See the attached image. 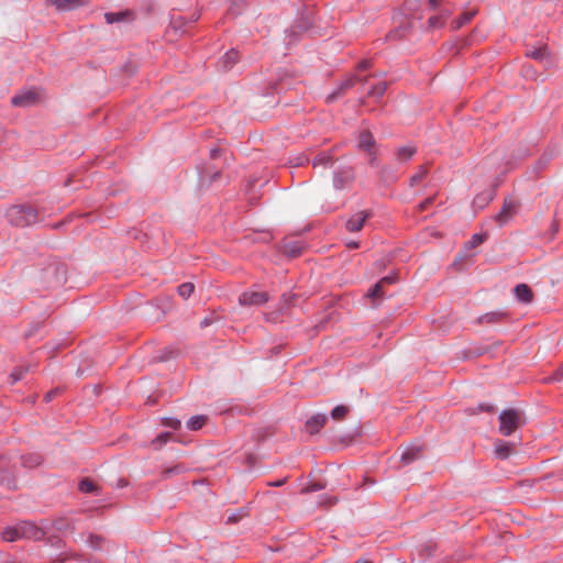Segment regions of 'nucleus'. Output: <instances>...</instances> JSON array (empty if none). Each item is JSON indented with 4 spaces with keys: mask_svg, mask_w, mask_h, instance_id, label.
I'll list each match as a JSON object with an SVG mask.
<instances>
[{
    "mask_svg": "<svg viewBox=\"0 0 563 563\" xmlns=\"http://www.w3.org/2000/svg\"><path fill=\"white\" fill-rule=\"evenodd\" d=\"M27 372V367H23V366H16L10 377H11V384H14L16 383L18 380L22 379V377L24 376V374Z\"/></svg>",
    "mask_w": 563,
    "mask_h": 563,
    "instance_id": "32",
    "label": "nucleus"
},
{
    "mask_svg": "<svg viewBox=\"0 0 563 563\" xmlns=\"http://www.w3.org/2000/svg\"><path fill=\"white\" fill-rule=\"evenodd\" d=\"M432 201H433L432 197L427 198L426 200H423L422 202L419 203V206H418L419 210L420 211L426 210Z\"/></svg>",
    "mask_w": 563,
    "mask_h": 563,
    "instance_id": "43",
    "label": "nucleus"
},
{
    "mask_svg": "<svg viewBox=\"0 0 563 563\" xmlns=\"http://www.w3.org/2000/svg\"><path fill=\"white\" fill-rule=\"evenodd\" d=\"M552 380H563V365L553 374Z\"/></svg>",
    "mask_w": 563,
    "mask_h": 563,
    "instance_id": "44",
    "label": "nucleus"
},
{
    "mask_svg": "<svg viewBox=\"0 0 563 563\" xmlns=\"http://www.w3.org/2000/svg\"><path fill=\"white\" fill-rule=\"evenodd\" d=\"M514 291L520 302L530 303L533 300V292L527 284L517 285Z\"/></svg>",
    "mask_w": 563,
    "mask_h": 563,
    "instance_id": "14",
    "label": "nucleus"
},
{
    "mask_svg": "<svg viewBox=\"0 0 563 563\" xmlns=\"http://www.w3.org/2000/svg\"><path fill=\"white\" fill-rule=\"evenodd\" d=\"M423 452V446L421 445H412L407 448L401 454V463L408 465L416 460L421 459Z\"/></svg>",
    "mask_w": 563,
    "mask_h": 563,
    "instance_id": "11",
    "label": "nucleus"
},
{
    "mask_svg": "<svg viewBox=\"0 0 563 563\" xmlns=\"http://www.w3.org/2000/svg\"><path fill=\"white\" fill-rule=\"evenodd\" d=\"M5 216L12 225L20 228L32 225L38 221L37 210L30 205L12 206L7 210Z\"/></svg>",
    "mask_w": 563,
    "mask_h": 563,
    "instance_id": "2",
    "label": "nucleus"
},
{
    "mask_svg": "<svg viewBox=\"0 0 563 563\" xmlns=\"http://www.w3.org/2000/svg\"><path fill=\"white\" fill-rule=\"evenodd\" d=\"M368 80V77H364V78H358L357 81L362 82V84H366Z\"/></svg>",
    "mask_w": 563,
    "mask_h": 563,
    "instance_id": "58",
    "label": "nucleus"
},
{
    "mask_svg": "<svg viewBox=\"0 0 563 563\" xmlns=\"http://www.w3.org/2000/svg\"><path fill=\"white\" fill-rule=\"evenodd\" d=\"M442 0H429V5L432 8V9H435L437 7H439V4L441 3Z\"/></svg>",
    "mask_w": 563,
    "mask_h": 563,
    "instance_id": "51",
    "label": "nucleus"
},
{
    "mask_svg": "<svg viewBox=\"0 0 563 563\" xmlns=\"http://www.w3.org/2000/svg\"><path fill=\"white\" fill-rule=\"evenodd\" d=\"M371 66H372L371 62L365 59V60H362V62L358 64L357 68H358L360 70H365V69L369 68Z\"/></svg>",
    "mask_w": 563,
    "mask_h": 563,
    "instance_id": "46",
    "label": "nucleus"
},
{
    "mask_svg": "<svg viewBox=\"0 0 563 563\" xmlns=\"http://www.w3.org/2000/svg\"><path fill=\"white\" fill-rule=\"evenodd\" d=\"M286 482H287V477H284V478L278 479V481L268 482V483H267V486H269V487H280V486H283Z\"/></svg>",
    "mask_w": 563,
    "mask_h": 563,
    "instance_id": "42",
    "label": "nucleus"
},
{
    "mask_svg": "<svg viewBox=\"0 0 563 563\" xmlns=\"http://www.w3.org/2000/svg\"><path fill=\"white\" fill-rule=\"evenodd\" d=\"M335 503H336V498H331V499H329V504H330V505H333V504H335Z\"/></svg>",
    "mask_w": 563,
    "mask_h": 563,
    "instance_id": "60",
    "label": "nucleus"
},
{
    "mask_svg": "<svg viewBox=\"0 0 563 563\" xmlns=\"http://www.w3.org/2000/svg\"><path fill=\"white\" fill-rule=\"evenodd\" d=\"M484 241H485V235L476 233L466 243V246L470 249H474V247L479 246Z\"/></svg>",
    "mask_w": 563,
    "mask_h": 563,
    "instance_id": "35",
    "label": "nucleus"
},
{
    "mask_svg": "<svg viewBox=\"0 0 563 563\" xmlns=\"http://www.w3.org/2000/svg\"><path fill=\"white\" fill-rule=\"evenodd\" d=\"M44 534L43 529L35 523L22 521L15 526L7 527L1 533V539L5 542H14L21 539L41 540Z\"/></svg>",
    "mask_w": 563,
    "mask_h": 563,
    "instance_id": "1",
    "label": "nucleus"
},
{
    "mask_svg": "<svg viewBox=\"0 0 563 563\" xmlns=\"http://www.w3.org/2000/svg\"><path fill=\"white\" fill-rule=\"evenodd\" d=\"M11 483H12V482H11L10 479H8V486H9V487H11Z\"/></svg>",
    "mask_w": 563,
    "mask_h": 563,
    "instance_id": "62",
    "label": "nucleus"
},
{
    "mask_svg": "<svg viewBox=\"0 0 563 563\" xmlns=\"http://www.w3.org/2000/svg\"><path fill=\"white\" fill-rule=\"evenodd\" d=\"M519 209V203L511 198L505 199L500 211L495 216V220L499 225L507 223Z\"/></svg>",
    "mask_w": 563,
    "mask_h": 563,
    "instance_id": "6",
    "label": "nucleus"
},
{
    "mask_svg": "<svg viewBox=\"0 0 563 563\" xmlns=\"http://www.w3.org/2000/svg\"><path fill=\"white\" fill-rule=\"evenodd\" d=\"M514 443L498 440L495 443L494 452L498 459L505 460L510 456V454L514 452Z\"/></svg>",
    "mask_w": 563,
    "mask_h": 563,
    "instance_id": "12",
    "label": "nucleus"
},
{
    "mask_svg": "<svg viewBox=\"0 0 563 563\" xmlns=\"http://www.w3.org/2000/svg\"><path fill=\"white\" fill-rule=\"evenodd\" d=\"M396 282V276H385L378 283L385 287L386 285L394 284Z\"/></svg>",
    "mask_w": 563,
    "mask_h": 563,
    "instance_id": "41",
    "label": "nucleus"
},
{
    "mask_svg": "<svg viewBox=\"0 0 563 563\" xmlns=\"http://www.w3.org/2000/svg\"><path fill=\"white\" fill-rule=\"evenodd\" d=\"M284 252L290 256H297L301 252V247L297 243H285Z\"/></svg>",
    "mask_w": 563,
    "mask_h": 563,
    "instance_id": "33",
    "label": "nucleus"
},
{
    "mask_svg": "<svg viewBox=\"0 0 563 563\" xmlns=\"http://www.w3.org/2000/svg\"><path fill=\"white\" fill-rule=\"evenodd\" d=\"M104 19L108 24L123 21H133L135 19V13L132 10H124L121 12H107L104 14Z\"/></svg>",
    "mask_w": 563,
    "mask_h": 563,
    "instance_id": "9",
    "label": "nucleus"
},
{
    "mask_svg": "<svg viewBox=\"0 0 563 563\" xmlns=\"http://www.w3.org/2000/svg\"><path fill=\"white\" fill-rule=\"evenodd\" d=\"M23 465L26 467H35L42 463V456L40 454H30L29 456L22 457Z\"/></svg>",
    "mask_w": 563,
    "mask_h": 563,
    "instance_id": "28",
    "label": "nucleus"
},
{
    "mask_svg": "<svg viewBox=\"0 0 563 563\" xmlns=\"http://www.w3.org/2000/svg\"><path fill=\"white\" fill-rule=\"evenodd\" d=\"M78 489L84 494H95L98 495L100 493V487L90 478L86 477L79 482Z\"/></svg>",
    "mask_w": 563,
    "mask_h": 563,
    "instance_id": "18",
    "label": "nucleus"
},
{
    "mask_svg": "<svg viewBox=\"0 0 563 563\" xmlns=\"http://www.w3.org/2000/svg\"><path fill=\"white\" fill-rule=\"evenodd\" d=\"M369 156V165L371 166H377V158H376V152L375 150L372 151V153H367Z\"/></svg>",
    "mask_w": 563,
    "mask_h": 563,
    "instance_id": "45",
    "label": "nucleus"
},
{
    "mask_svg": "<svg viewBox=\"0 0 563 563\" xmlns=\"http://www.w3.org/2000/svg\"><path fill=\"white\" fill-rule=\"evenodd\" d=\"M170 433L169 432H164V433H161L159 435H157L153 441H152V445L155 448V449H159L163 444H165L169 438H170Z\"/></svg>",
    "mask_w": 563,
    "mask_h": 563,
    "instance_id": "34",
    "label": "nucleus"
},
{
    "mask_svg": "<svg viewBox=\"0 0 563 563\" xmlns=\"http://www.w3.org/2000/svg\"><path fill=\"white\" fill-rule=\"evenodd\" d=\"M346 246H347L349 249H358L360 244H358V242H356V241H347V242H346Z\"/></svg>",
    "mask_w": 563,
    "mask_h": 563,
    "instance_id": "49",
    "label": "nucleus"
},
{
    "mask_svg": "<svg viewBox=\"0 0 563 563\" xmlns=\"http://www.w3.org/2000/svg\"><path fill=\"white\" fill-rule=\"evenodd\" d=\"M506 317H507V314L505 312L493 311V312L483 314L482 317H479L478 320H479V322H483V323H497V322L503 321Z\"/></svg>",
    "mask_w": 563,
    "mask_h": 563,
    "instance_id": "19",
    "label": "nucleus"
},
{
    "mask_svg": "<svg viewBox=\"0 0 563 563\" xmlns=\"http://www.w3.org/2000/svg\"><path fill=\"white\" fill-rule=\"evenodd\" d=\"M383 295L384 287L378 282L366 292V297L372 299L373 301L382 299Z\"/></svg>",
    "mask_w": 563,
    "mask_h": 563,
    "instance_id": "24",
    "label": "nucleus"
},
{
    "mask_svg": "<svg viewBox=\"0 0 563 563\" xmlns=\"http://www.w3.org/2000/svg\"><path fill=\"white\" fill-rule=\"evenodd\" d=\"M499 432L504 437L511 435L525 423L522 411L518 409H506L499 413Z\"/></svg>",
    "mask_w": 563,
    "mask_h": 563,
    "instance_id": "3",
    "label": "nucleus"
},
{
    "mask_svg": "<svg viewBox=\"0 0 563 563\" xmlns=\"http://www.w3.org/2000/svg\"><path fill=\"white\" fill-rule=\"evenodd\" d=\"M440 15H442V18L444 19V22H445L446 19L449 18V15H450V12L449 11H444Z\"/></svg>",
    "mask_w": 563,
    "mask_h": 563,
    "instance_id": "55",
    "label": "nucleus"
},
{
    "mask_svg": "<svg viewBox=\"0 0 563 563\" xmlns=\"http://www.w3.org/2000/svg\"><path fill=\"white\" fill-rule=\"evenodd\" d=\"M355 563H373V562H372V561H368V560H360V561H357V562H355Z\"/></svg>",
    "mask_w": 563,
    "mask_h": 563,
    "instance_id": "59",
    "label": "nucleus"
},
{
    "mask_svg": "<svg viewBox=\"0 0 563 563\" xmlns=\"http://www.w3.org/2000/svg\"><path fill=\"white\" fill-rule=\"evenodd\" d=\"M328 417L323 413H317L306 421V431L309 434H317L325 424Z\"/></svg>",
    "mask_w": 563,
    "mask_h": 563,
    "instance_id": "8",
    "label": "nucleus"
},
{
    "mask_svg": "<svg viewBox=\"0 0 563 563\" xmlns=\"http://www.w3.org/2000/svg\"><path fill=\"white\" fill-rule=\"evenodd\" d=\"M353 180V173L351 169L336 172L333 177V186L335 189H343Z\"/></svg>",
    "mask_w": 563,
    "mask_h": 563,
    "instance_id": "13",
    "label": "nucleus"
},
{
    "mask_svg": "<svg viewBox=\"0 0 563 563\" xmlns=\"http://www.w3.org/2000/svg\"><path fill=\"white\" fill-rule=\"evenodd\" d=\"M428 24L432 29L440 27L444 25V19L442 18V15H433L429 18Z\"/></svg>",
    "mask_w": 563,
    "mask_h": 563,
    "instance_id": "37",
    "label": "nucleus"
},
{
    "mask_svg": "<svg viewBox=\"0 0 563 563\" xmlns=\"http://www.w3.org/2000/svg\"><path fill=\"white\" fill-rule=\"evenodd\" d=\"M246 512L244 510H240L236 514H232L228 517L227 521L230 522H238L242 517H245Z\"/></svg>",
    "mask_w": 563,
    "mask_h": 563,
    "instance_id": "40",
    "label": "nucleus"
},
{
    "mask_svg": "<svg viewBox=\"0 0 563 563\" xmlns=\"http://www.w3.org/2000/svg\"><path fill=\"white\" fill-rule=\"evenodd\" d=\"M428 174V167L426 165H421L419 166L417 173H415L411 177H410V181H409V185L411 187L416 186L417 184H419L420 181H422V179L426 178Z\"/></svg>",
    "mask_w": 563,
    "mask_h": 563,
    "instance_id": "23",
    "label": "nucleus"
},
{
    "mask_svg": "<svg viewBox=\"0 0 563 563\" xmlns=\"http://www.w3.org/2000/svg\"><path fill=\"white\" fill-rule=\"evenodd\" d=\"M476 14L475 10H470L466 12H463L456 20L452 22V27L454 30L461 29L463 25L468 23Z\"/></svg>",
    "mask_w": 563,
    "mask_h": 563,
    "instance_id": "20",
    "label": "nucleus"
},
{
    "mask_svg": "<svg viewBox=\"0 0 563 563\" xmlns=\"http://www.w3.org/2000/svg\"><path fill=\"white\" fill-rule=\"evenodd\" d=\"M88 3L89 0H63L60 10H74Z\"/></svg>",
    "mask_w": 563,
    "mask_h": 563,
    "instance_id": "29",
    "label": "nucleus"
},
{
    "mask_svg": "<svg viewBox=\"0 0 563 563\" xmlns=\"http://www.w3.org/2000/svg\"><path fill=\"white\" fill-rule=\"evenodd\" d=\"M369 217L371 213L364 210L354 213L345 223L346 230L352 233L361 231Z\"/></svg>",
    "mask_w": 563,
    "mask_h": 563,
    "instance_id": "7",
    "label": "nucleus"
},
{
    "mask_svg": "<svg viewBox=\"0 0 563 563\" xmlns=\"http://www.w3.org/2000/svg\"><path fill=\"white\" fill-rule=\"evenodd\" d=\"M164 424L169 427V428H172V429L177 430L180 427L181 422L178 419L168 418V419L165 420Z\"/></svg>",
    "mask_w": 563,
    "mask_h": 563,
    "instance_id": "39",
    "label": "nucleus"
},
{
    "mask_svg": "<svg viewBox=\"0 0 563 563\" xmlns=\"http://www.w3.org/2000/svg\"><path fill=\"white\" fill-rule=\"evenodd\" d=\"M339 93L340 92H333L330 96H328V101H333Z\"/></svg>",
    "mask_w": 563,
    "mask_h": 563,
    "instance_id": "54",
    "label": "nucleus"
},
{
    "mask_svg": "<svg viewBox=\"0 0 563 563\" xmlns=\"http://www.w3.org/2000/svg\"><path fill=\"white\" fill-rule=\"evenodd\" d=\"M209 324H210V321L207 318L201 321V327H207Z\"/></svg>",
    "mask_w": 563,
    "mask_h": 563,
    "instance_id": "56",
    "label": "nucleus"
},
{
    "mask_svg": "<svg viewBox=\"0 0 563 563\" xmlns=\"http://www.w3.org/2000/svg\"><path fill=\"white\" fill-rule=\"evenodd\" d=\"M357 76H351L347 79H345L340 86V92L346 91L350 88L354 87V85L357 82Z\"/></svg>",
    "mask_w": 563,
    "mask_h": 563,
    "instance_id": "36",
    "label": "nucleus"
},
{
    "mask_svg": "<svg viewBox=\"0 0 563 563\" xmlns=\"http://www.w3.org/2000/svg\"><path fill=\"white\" fill-rule=\"evenodd\" d=\"M408 31H409V27L407 25H404V26H400L398 29L390 31L386 37L389 41L401 40V38L406 37Z\"/></svg>",
    "mask_w": 563,
    "mask_h": 563,
    "instance_id": "26",
    "label": "nucleus"
},
{
    "mask_svg": "<svg viewBox=\"0 0 563 563\" xmlns=\"http://www.w3.org/2000/svg\"><path fill=\"white\" fill-rule=\"evenodd\" d=\"M523 71H525V76L526 77H532L533 76V71L531 69V66H523Z\"/></svg>",
    "mask_w": 563,
    "mask_h": 563,
    "instance_id": "48",
    "label": "nucleus"
},
{
    "mask_svg": "<svg viewBox=\"0 0 563 563\" xmlns=\"http://www.w3.org/2000/svg\"><path fill=\"white\" fill-rule=\"evenodd\" d=\"M219 152H220V150H219V148H211V150H210V155H211V157H212V158L218 157Z\"/></svg>",
    "mask_w": 563,
    "mask_h": 563,
    "instance_id": "53",
    "label": "nucleus"
},
{
    "mask_svg": "<svg viewBox=\"0 0 563 563\" xmlns=\"http://www.w3.org/2000/svg\"><path fill=\"white\" fill-rule=\"evenodd\" d=\"M387 89V82L386 81H379L371 87V89L367 92V96L371 98L380 99Z\"/></svg>",
    "mask_w": 563,
    "mask_h": 563,
    "instance_id": "21",
    "label": "nucleus"
},
{
    "mask_svg": "<svg viewBox=\"0 0 563 563\" xmlns=\"http://www.w3.org/2000/svg\"><path fill=\"white\" fill-rule=\"evenodd\" d=\"M206 421H207L206 416L191 417L187 422V428L189 430H194V431L199 430L205 426Z\"/></svg>",
    "mask_w": 563,
    "mask_h": 563,
    "instance_id": "25",
    "label": "nucleus"
},
{
    "mask_svg": "<svg viewBox=\"0 0 563 563\" xmlns=\"http://www.w3.org/2000/svg\"><path fill=\"white\" fill-rule=\"evenodd\" d=\"M331 164H332V156L330 153H327V152H323V153L317 155L312 162L313 167H317V166L329 167V166H331Z\"/></svg>",
    "mask_w": 563,
    "mask_h": 563,
    "instance_id": "22",
    "label": "nucleus"
},
{
    "mask_svg": "<svg viewBox=\"0 0 563 563\" xmlns=\"http://www.w3.org/2000/svg\"><path fill=\"white\" fill-rule=\"evenodd\" d=\"M172 472H173V470L168 468V470L165 471V474L169 475Z\"/></svg>",
    "mask_w": 563,
    "mask_h": 563,
    "instance_id": "61",
    "label": "nucleus"
},
{
    "mask_svg": "<svg viewBox=\"0 0 563 563\" xmlns=\"http://www.w3.org/2000/svg\"><path fill=\"white\" fill-rule=\"evenodd\" d=\"M57 393H58L57 390H51V391L46 393L44 396V400L47 402L51 401Z\"/></svg>",
    "mask_w": 563,
    "mask_h": 563,
    "instance_id": "47",
    "label": "nucleus"
},
{
    "mask_svg": "<svg viewBox=\"0 0 563 563\" xmlns=\"http://www.w3.org/2000/svg\"><path fill=\"white\" fill-rule=\"evenodd\" d=\"M269 299V295L266 291L249 290L241 294L239 297V303L241 306H262Z\"/></svg>",
    "mask_w": 563,
    "mask_h": 563,
    "instance_id": "5",
    "label": "nucleus"
},
{
    "mask_svg": "<svg viewBox=\"0 0 563 563\" xmlns=\"http://www.w3.org/2000/svg\"><path fill=\"white\" fill-rule=\"evenodd\" d=\"M325 486L321 483H313L311 485H308L301 489L302 494H308L312 492L322 490Z\"/></svg>",
    "mask_w": 563,
    "mask_h": 563,
    "instance_id": "38",
    "label": "nucleus"
},
{
    "mask_svg": "<svg viewBox=\"0 0 563 563\" xmlns=\"http://www.w3.org/2000/svg\"><path fill=\"white\" fill-rule=\"evenodd\" d=\"M41 100V95L36 89H27L23 90L20 93L15 95L11 99V104L14 107H30L36 104Z\"/></svg>",
    "mask_w": 563,
    "mask_h": 563,
    "instance_id": "4",
    "label": "nucleus"
},
{
    "mask_svg": "<svg viewBox=\"0 0 563 563\" xmlns=\"http://www.w3.org/2000/svg\"><path fill=\"white\" fill-rule=\"evenodd\" d=\"M100 540H101V538H100V537H98V536H91V537H90V542H91V544H92V545H95V544L99 543V542H100Z\"/></svg>",
    "mask_w": 563,
    "mask_h": 563,
    "instance_id": "52",
    "label": "nucleus"
},
{
    "mask_svg": "<svg viewBox=\"0 0 563 563\" xmlns=\"http://www.w3.org/2000/svg\"><path fill=\"white\" fill-rule=\"evenodd\" d=\"M375 139L373 136V134L371 133V131L368 130H363L361 131L360 135H358V143H357V146L361 151H364L365 153H372V151L374 150L375 147Z\"/></svg>",
    "mask_w": 563,
    "mask_h": 563,
    "instance_id": "10",
    "label": "nucleus"
},
{
    "mask_svg": "<svg viewBox=\"0 0 563 563\" xmlns=\"http://www.w3.org/2000/svg\"><path fill=\"white\" fill-rule=\"evenodd\" d=\"M417 148L412 145L401 146L396 151V159L399 163L408 162L415 154Z\"/></svg>",
    "mask_w": 563,
    "mask_h": 563,
    "instance_id": "17",
    "label": "nucleus"
},
{
    "mask_svg": "<svg viewBox=\"0 0 563 563\" xmlns=\"http://www.w3.org/2000/svg\"><path fill=\"white\" fill-rule=\"evenodd\" d=\"M494 199V191H484L475 196L473 199V207L478 210H483Z\"/></svg>",
    "mask_w": 563,
    "mask_h": 563,
    "instance_id": "15",
    "label": "nucleus"
},
{
    "mask_svg": "<svg viewBox=\"0 0 563 563\" xmlns=\"http://www.w3.org/2000/svg\"><path fill=\"white\" fill-rule=\"evenodd\" d=\"M51 4L55 5L57 9H62L63 0H47Z\"/></svg>",
    "mask_w": 563,
    "mask_h": 563,
    "instance_id": "50",
    "label": "nucleus"
},
{
    "mask_svg": "<svg viewBox=\"0 0 563 563\" xmlns=\"http://www.w3.org/2000/svg\"><path fill=\"white\" fill-rule=\"evenodd\" d=\"M195 290L192 283H184L178 286L177 291L180 297L188 299Z\"/></svg>",
    "mask_w": 563,
    "mask_h": 563,
    "instance_id": "27",
    "label": "nucleus"
},
{
    "mask_svg": "<svg viewBox=\"0 0 563 563\" xmlns=\"http://www.w3.org/2000/svg\"><path fill=\"white\" fill-rule=\"evenodd\" d=\"M349 412V408L344 405H339L336 407H334L331 411V417L334 419V420H342L345 418V416L347 415Z\"/></svg>",
    "mask_w": 563,
    "mask_h": 563,
    "instance_id": "31",
    "label": "nucleus"
},
{
    "mask_svg": "<svg viewBox=\"0 0 563 563\" xmlns=\"http://www.w3.org/2000/svg\"><path fill=\"white\" fill-rule=\"evenodd\" d=\"M482 410L490 411L493 408L492 406H481Z\"/></svg>",
    "mask_w": 563,
    "mask_h": 563,
    "instance_id": "57",
    "label": "nucleus"
},
{
    "mask_svg": "<svg viewBox=\"0 0 563 563\" xmlns=\"http://www.w3.org/2000/svg\"><path fill=\"white\" fill-rule=\"evenodd\" d=\"M239 52L235 49L228 51L220 59L221 68L224 70L230 69L239 60Z\"/></svg>",
    "mask_w": 563,
    "mask_h": 563,
    "instance_id": "16",
    "label": "nucleus"
},
{
    "mask_svg": "<svg viewBox=\"0 0 563 563\" xmlns=\"http://www.w3.org/2000/svg\"><path fill=\"white\" fill-rule=\"evenodd\" d=\"M526 55L528 57L533 58V59L542 60V59L548 57V51H547L545 46H542V47H539V48H534L532 51H528L526 53Z\"/></svg>",
    "mask_w": 563,
    "mask_h": 563,
    "instance_id": "30",
    "label": "nucleus"
}]
</instances>
